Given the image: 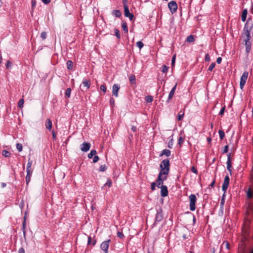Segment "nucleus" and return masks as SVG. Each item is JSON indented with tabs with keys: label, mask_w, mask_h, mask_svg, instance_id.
I'll return each mask as SVG.
<instances>
[{
	"label": "nucleus",
	"mask_w": 253,
	"mask_h": 253,
	"mask_svg": "<svg viewBox=\"0 0 253 253\" xmlns=\"http://www.w3.org/2000/svg\"><path fill=\"white\" fill-rule=\"evenodd\" d=\"M160 168H161V170L159 173L166 175H168L170 170V163L169 160L167 159L163 160L160 165Z\"/></svg>",
	"instance_id": "f257e3e1"
},
{
	"label": "nucleus",
	"mask_w": 253,
	"mask_h": 253,
	"mask_svg": "<svg viewBox=\"0 0 253 253\" xmlns=\"http://www.w3.org/2000/svg\"><path fill=\"white\" fill-rule=\"evenodd\" d=\"M33 163V161L30 159L29 158L28 160V163L27 165V168H26V172H27V175L26 176V184L28 185V183L30 182L31 180V177L33 173V169H32V165Z\"/></svg>",
	"instance_id": "f03ea898"
},
{
	"label": "nucleus",
	"mask_w": 253,
	"mask_h": 253,
	"mask_svg": "<svg viewBox=\"0 0 253 253\" xmlns=\"http://www.w3.org/2000/svg\"><path fill=\"white\" fill-rule=\"evenodd\" d=\"M253 27V24L252 23H250L249 20H248L244 28V34L246 37V39L245 40L250 41L251 39L250 31Z\"/></svg>",
	"instance_id": "7ed1b4c3"
},
{
	"label": "nucleus",
	"mask_w": 253,
	"mask_h": 253,
	"mask_svg": "<svg viewBox=\"0 0 253 253\" xmlns=\"http://www.w3.org/2000/svg\"><path fill=\"white\" fill-rule=\"evenodd\" d=\"M189 198L190 200V210L191 211H194L196 209L195 203L197 200L196 197L194 194H191L189 196Z\"/></svg>",
	"instance_id": "20e7f679"
},
{
	"label": "nucleus",
	"mask_w": 253,
	"mask_h": 253,
	"mask_svg": "<svg viewBox=\"0 0 253 253\" xmlns=\"http://www.w3.org/2000/svg\"><path fill=\"white\" fill-rule=\"evenodd\" d=\"M111 242V240L108 239L103 241L100 245L101 250L104 252V253H108V248L109 244Z\"/></svg>",
	"instance_id": "39448f33"
},
{
	"label": "nucleus",
	"mask_w": 253,
	"mask_h": 253,
	"mask_svg": "<svg viewBox=\"0 0 253 253\" xmlns=\"http://www.w3.org/2000/svg\"><path fill=\"white\" fill-rule=\"evenodd\" d=\"M162 174L159 173L157 180H156V183H157V186L158 188L161 187L162 185H163V182L164 181L166 180L167 179V176H163Z\"/></svg>",
	"instance_id": "423d86ee"
},
{
	"label": "nucleus",
	"mask_w": 253,
	"mask_h": 253,
	"mask_svg": "<svg viewBox=\"0 0 253 253\" xmlns=\"http://www.w3.org/2000/svg\"><path fill=\"white\" fill-rule=\"evenodd\" d=\"M168 7L172 14L175 12L177 9V4L174 0H171L169 2Z\"/></svg>",
	"instance_id": "0eeeda50"
},
{
	"label": "nucleus",
	"mask_w": 253,
	"mask_h": 253,
	"mask_svg": "<svg viewBox=\"0 0 253 253\" xmlns=\"http://www.w3.org/2000/svg\"><path fill=\"white\" fill-rule=\"evenodd\" d=\"M163 219V210L161 208H160L157 211V213L155 217V221L154 225H155L156 222H160Z\"/></svg>",
	"instance_id": "6e6552de"
},
{
	"label": "nucleus",
	"mask_w": 253,
	"mask_h": 253,
	"mask_svg": "<svg viewBox=\"0 0 253 253\" xmlns=\"http://www.w3.org/2000/svg\"><path fill=\"white\" fill-rule=\"evenodd\" d=\"M248 76V72H245L243 73V75H242L241 79H240V86L241 89H242L246 83V81L247 80Z\"/></svg>",
	"instance_id": "1a4fd4ad"
},
{
	"label": "nucleus",
	"mask_w": 253,
	"mask_h": 253,
	"mask_svg": "<svg viewBox=\"0 0 253 253\" xmlns=\"http://www.w3.org/2000/svg\"><path fill=\"white\" fill-rule=\"evenodd\" d=\"M230 178L228 175H226L224 177V182L222 186V190L224 192H226L229 184Z\"/></svg>",
	"instance_id": "9d476101"
},
{
	"label": "nucleus",
	"mask_w": 253,
	"mask_h": 253,
	"mask_svg": "<svg viewBox=\"0 0 253 253\" xmlns=\"http://www.w3.org/2000/svg\"><path fill=\"white\" fill-rule=\"evenodd\" d=\"M120 88V85L118 84H114L112 86V94L116 97L118 96V91Z\"/></svg>",
	"instance_id": "9b49d317"
},
{
	"label": "nucleus",
	"mask_w": 253,
	"mask_h": 253,
	"mask_svg": "<svg viewBox=\"0 0 253 253\" xmlns=\"http://www.w3.org/2000/svg\"><path fill=\"white\" fill-rule=\"evenodd\" d=\"M160 188H161V196L163 197L167 196L168 195L167 186L166 185H162Z\"/></svg>",
	"instance_id": "f8f14e48"
},
{
	"label": "nucleus",
	"mask_w": 253,
	"mask_h": 253,
	"mask_svg": "<svg viewBox=\"0 0 253 253\" xmlns=\"http://www.w3.org/2000/svg\"><path fill=\"white\" fill-rule=\"evenodd\" d=\"M227 170L229 171L230 174L232 173V165H231V153H229L227 155Z\"/></svg>",
	"instance_id": "ddd939ff"
},
{
	"label": "nucleus",
	"mask_w": 253,
	"mask_h": 253,
	"mask_svg": "<svg viewBox=\"0 0 253 253\" xmlns=\"http://www.w3.org/2000/svg\"><path fill=\"white\" fill-rule=\"evenodd\" d=\"M90 144L88 142H84L81 145V150L83 152L88 151L90 148Z\"/></svg>",
	"instance_id": "4468645a"
},
{
	"label": "nucleus",
	"mask_w": 253,
	"mask_h": 253,
	"mask_svg": "<svg viewBox=\"0 0 253 253\" xmlns=\"http://www.w3.org/2000/svg\"><path fill=\"white\" fill-rule=\"evenodd\" d=\"M90 81L85 79L83 80L82 85H81L80 87H82V86H83L85 88L86 90H87L90 87Z\"/></svg>",
	"instance_id": "2eb2a0df"
},
{
	"label": "nucleus",
	"mask_w": 253,
	"mask_h": 253,
	"mask_svg": "<svg viewBox=\"0 0 253 253\" xmlns=\"http://www.w3.org/2000/svg\"><path fill=\"white\" fill-rule=\"evenodd\" d=\"M171 152L169 149H164L163 150L161 154L159 155L160 157H162L163 155L166 156V157H169L170 156Z\"/></svg>",
	"instance_id": "dca6fc26"
},
{
	"label": "nucleus",
	"mask_w": 253,
	"mask_h": 253,
	"mask_svg": "<svg viewBox=\"0 0 253 253\" xmlns=\"http://www.w3.org/2000/svg\"><path fill=\"white\" fill-rule=\"evenodd\" d=\"M26 217L25 215L24 217L23 223H22V230L23 233V236L24 237H25L26 236Z\"/></svg>",
	"instance_id": "f3484780"
},
{
	"label": "nucleus",
	"mask_w": 253,
	"mask_h": 253,
	"mask_svg": "<svg viewBox=\"0 0 253 253\" xmlns=\"http://www.w3.org/2000/svg\"><path fill=\"white\" fill-rule=\"evenodd\" d=\"M52 124L51 120L49 119H47L46 120L45 122V127L46 128L48 129L49 130H50L52 128Z\"/></svg>",
	"instance_id": "a211bd4d"
},
{
	"label": "nucleus",
	"mask_w": 253,
	"mask_h": 253,
	"mask_svg": "<svg viewBox=\"0 0 253 253\" xmlns=\"http://www.w3.org/2000/svg\"><path fill=\"white\" fill-rule=\"evenodd\" d=\"M246 45V51L249 53L251 48V43L250 41L245 40Z\"/></svg>",
	"instance_id": "6ab92c4d"
},
{
	"label": "nucleus",
	"mask_w": 253,
	"mask_h": 253,
	"mask_svg": "<svg viewBox=\"0 0 253 253\" xmlns=\"http://www.w3.org/2000/svg\"><path fill=\"white\" fill-rule=\"evenodd\" d=\"M247 13H248V11H247V9H245L243 10L242 15H241V19L243 22H245L246 20Z\"/></svg>",
	"instance_id": "aec40b11"
},
{
	"label": "nucleus",
	"mask_w": 253,
	"mask_h": 253,
	"mask_svg": "<svg viewBox=\"0 0 253 253\" xmlns=\"http://www.w3.org/2000/svg\"><path fill=\"white\" fill-rule=\"evenodd\" d=\"M184 116V111L183 110H180L177 115V120L178 121H181L183 120Z\"/></svg>",
	"instance_id": "412c9836"
},
{
	"label": "nucleus",
	"mask_w": 253,
	"mask_h": 253,
	"mask_svg": "<svg viewBox=\"0 0 253 253\" xmlns=\"http://www.w3.org/2000/svg\"><path fill=\"white\" fill-rule=\"evenodd\" d=\"M112 14L115 15L116 17H120L122 15V13L119 10H114L112 11Z\"/></svg>",
	"instance_id": "4be33fe9"
},
{
	"label": "nucleus",
	"mask_w": 253,
	"mask_h": 253,
	"mask_svg": "<svg viewBox=\"0 0 253 253\" xmlns=\"http://www.w3.org/2000/svg\"><path fill=\"white\" fill-rule=\"evenodd\" d=\"M67 69L69 70H72L73 68V63L71 60L67 61Z\"/></svg>",
	"instance_id": "5701e85b"
},
{
	"label": "nucleus",
	"mask_w": 253,
	"mask_h": 253,
	"mask_svg": "<svg viewBox=\"0 0 253 253\" xmlns=\"http://www.w3.org/2000/svg\"><path fill=\"white\" fill-rule=\"evenodd\" d=\"M122 27L125 33H128V28H127V24L126 22H122Z\"/></svg>",
	"instance_id": "b1692460"
},
{
	"label": "nucleus",
	"mask_w": 253,
	"mask_h": 253,
	"mask_svg": "<svg viewBox=\"0 0 253 253\" xmlns=\"http://www.w3.org/2000/svg\"><path fill=\"white\" fill-rule=\"evenodd\" d=\"M2 155L4 157L7 158V157H10L11 153L9 151H7V150H3L2 151Z\"/></svg>",
	"instance_id": "393cba45"
},
{
	"label": "nucleus",
	"mask_w": 253,
	"mask_h": 253,
	"mask_svg": "<svg viewBox=\"0 0 253 253\" xmlns=\"http://www.w3.org/2000/svg\"><path fill=\"white\" fill-rule=\"evenodd\" d=\"M174 92L173 91L170 90V91L169 93L168 98L167 100V103H169L171 99H172V98L173 97V96L174 95Z\"/></svg>",
	"instance_id": "a878e982"
},
{
	"label": "nucleus",
	"mask_w": 253,
	"mask_h": 253,
	"mask_svg": "<svg viewBox=\"0 0 253 253\" xmlns=\"http://www.w3.org/2000/svg\"><path fill=\"white\" fill-rule=\"evenodd\" d=\"M129 80L132 84H135V83H136L135 76L134 75H131L129 77Z\"/></svg>",
	"instance_id": "bb28decb"
},
{
	"label": "nucleus",
	"mask_w": 253,
	"mask_h": 253,
	"mask_svg": "<svg viewBox=\"0 0 253 253\" xmlns=\"http://www.w3.org/2000/svg\"><path fill=\"white\" fill-rule=\"evenodd\" d=\"M96 154V151L94 149L91 150L90 153L88 154V158L89 159H91L93 157V156H95Z\"/></svg>",
	"instance_id": "cd10ccee"
},
{
	"label": "nucleus",
	"mask_w": 253,
	"mask_h": 253,
	"mask_svg": "<svg viewBox=\"0 0 253 253\" xmlns=\"http://www.w3.org/2000/svg\"><path fill=\"white\" fill-rule=\"evenodd\" d=\"M71 88H68L66 90V91L65 92V97H67V98H70V95H71Z\"/></svg>",
	"instance_id": "c85d7f7f"
},
{
	"label": "nucleus",
	"mask_w": 253,
	"mask_h": 253,
	"mask_svg": "<svg viewBox=\"0 0 253 253\" xmlns=\"http://www.w3.org/2000/svg\"><path fill=\"white\" fill-rule=\"evenodd\" d=\"M131 13L129 12L128 6H125V7H124V14L125 16L126 17V16H128Z\"/></svg>",
	"instance_id": "c756f323"
},
{
	"label": "nucleus",
	"mask_w": 253,
	"mask_h": 253,
	"mask_svg": "<svg viewBox=\"0 0 253 253\" xmlns=\"http://www.w3.org/2000/svg\"><path fill=\"white\" fill-rule=\"evenodd\" d=\"M194 38L192 35L188 36L186 38V42H194Z\"/></svg>",
	"instance_id": "7c9ffc66"
},
{
	"label": "nucleus",
	"mask_w": 253,
	"mask_h": 253,
	"mask_svg": "<svg viewBox=\"0 0 253 253\" xmlns=\"http://www.w3.org/2000/svg\"><path fill=\"white\" fill-rule=\"evenodd\" d=\"M218 133H219L220 139L221 140L223 139L225 136V133H224V131L222 129H219L218 131Z\"/></svg>",
	"instance_id": "2f4dec72"
},
{
	"label": "nucleus",
	"mask_w": 253,
	"mask_h": 253,
	"mask_svg": "<svg viewBox=\"0 0 253 253\" xmlns=\"http://www.w3.org/2000/svg\"><path fill=\"white\" fill-rule=\"evenodd\" d=\"M247 197L249 199H251L253 197V192L251 189V188H249L247 192Z\"/></svg>",
	"instance_id": "473e14b6"
},
{
	"label": "nucleus",
	"mask_w": 253,
	"mask_h": 253,
	"mask_svg": "<svg viewBox=\"0 0 253 253\" xmlns=\"http://www.w3.org/2000/svg\"><path fill=\"white\" fill-rule=\"evenodd\" d=\"M24 103V99L23 98L20 99L18 102V106L20 108H22L23 107Z\"/></svg>",
	"instance_id": "72a5a7b5"
},
{
	"label": "nucleus",
	"mask_w": 253,
	"mask_h": 253,
	"mask_svg": "<svg viewBox=\"0 0 253 253\" xmlns=\"http://www.w3.org/2000/svg\"><path fill=\"white\" fill-rule=\"evenodd\" d=\"M114 31L115 33V36H116L118 39L120 40L121 39V35L119 30L117 28H115Z\"/></svg>",
	"instance_id": "f704fd0d"
},
{
	"label": "nucleus",
	"mask_w": 253,
	"mask_h": 253,
	"mask_svg": "<svg viewBox=\"0 0 253 253\" xmlns=\"http://www.w3.org/2000/svg\"><path fill=\"white\" fill-rule=\"evenodd\" d=\"M153 98L152 96L148 95L145 97V100L147 102L150 103L152 102Z\"/></svg>",
	"instance_id": "c9c22d12"
},
{
	"label": "nucleus",
	"mask_w": 253,
	"mask_h": 253,
	"mask_svg": "<svg viewBox=\"0 0 253 253\" xmlns=\"http://www.w3.org/2000/svg\"><path fill=\"white\" fill-rule=\"evenodd\" d=\"M16 148L18 152H21L23 150V146L20 143H17L16 144Z\"/></svg>",
	"instance_id": "e433bc0d"
},
{
	"label": "nucleus",
	"mask_w": 253,
	"mask_h": 253,
	"mask_svg": "<svg viewBox=\"0 0 253 253\" xmlns=\"http://www.w3.org/2000/svg\"><path fill=\"white\" fill-rule=\"evenodd\" d=\"M136 45L139 49H141L143 47L144 44L141 41H138L136 42Z\"/></svg>",
	"instance_id": "4c0bfd02"
},
{
	"label": "nucleus",
	"mask_w": 253,
	"mask_h": 253,
	"mask_svg": "<svg viewBox=\"0 0 253 253\" xmlns=\"http://www.w3.org/2000/svg\"><path fill=\"white\" fill-rule=\"evenodd\" d=\"M107 169V167L105 165H101L99 168V171H105Z\"/></svg>",
	"instance_id": "58836bf2"
},
{
	"label": "nucleus",
	"mask_w": 253,
	"mask_h": 253,
	"mask_svg": "<svg viewBox=\"0 0 253 253\" xmlns=\"http://www.w3.org/2000/svg\"><path fill=\"white\" fill-rule=\"evenodd\" d=\"M173 138H171L169 141L168 142V147L169 148H172V146H173Z\"/></svg>",
	"instance_id": "ea45409f"
},
{
	"label": "nucleus",
	"mask_w": 253,
	"mask_h": 253,
	"mask_svg": "<svg viewBox=\"0 0 253 253\" xmlns=\"http://www.w3.org/2000/svg\"><path fill=\"white\" fill-rule=\"evenodd\" d=\"M168 69L169 67H167L166 65H164L162 66V72L164 73H166L168 71Z\"/></svg>",
	"instance_id": "a19ab883"
},
{
	"label": "nucleus",
	"mask_w": 253,
	"mask_h": 253,
	"mask_svg": "<svg viewBox=\"0 0 253 253\" xmlns=\"http://www.w3.org/2000/svg\"><path fill=\"white\" fill-rule=\"evenodd\" d=\"M5 66L7 69L10 68L12 66V63L9 60L7 61Z\"/></svg>",
	"instance_id": "79ce46f5"
},
{
	"label": "nucleus",
	"mask_w": 253,
	"mask_h": 253,
	"mask_svg": "<svg viewBox=\"0 0 253 253\" xmlns=\"http://www.w3.org/2000/svg\"><path fill=\"white\" fill-rule=\"evenodd\" d=\"M215 63H212L211 65L209 66V68H208V70L209 71H212L213 69L215 67Z\"/></svg>",
	"instance_id": "37998d69"
},
{
	"label": "nucleus",
	"mask_w": 253,
	"mask_h": 253,
	"mask_svg": "<svg viewBox=\"0 0 253 253\" xmlns=\"http://www.w3.org/2000/svg\"><path fill=\"white\" fill-rule=\"evenodd\" d=\"M112 184V181L110 179H108L106 183L104 184V186L107 185L109 187H110Z\"/></svg>",
	"instance_id": "c03bdc74"
},
{
	"label": "nucleus",
	"mask_w": 253,
	"mask_h": 253,
	"mask_svg": "<svg viewBox=\"0 0 253 253\" xmlns=\"http://www.w3.org/2000/svg\"><path fill=\"white\" fill-rule=\"evenodd\" d=\"M183 141L184 138L182 136H180L178 139V144L180 146H181Z\"/></svg>",
	"instance_id": "a18cd8bd"
},
{
	"label": "nucleus",
	"mask_w": 253,
	"mask_h": 253,
	"mask_svg": "<svg viewBox=\"0 0 253 253\" xmlns=\"http://www.w3.org/2000/svg\"><path fill=\"white\" fill-rule=\"evenodd\" d=\"M47 34L45 32H42L41 34V37L42 40H45L46 38Z\"/></svg>",
	"instance_id": "49530a36"
},
{
	"label": "nucleus",
	"mask_w": 253,
	"mask_h": 253,
	"mask_svg": "<svg viewBox=\"0 0 253 253\" xmlns=\"http://www.w3.org/2000/svg\"><path fill=\"white\" fill-rule=\"evenodd\" d=\"M228 149H229L228 146V145H225L223 149L222 150V153L224 154V153H227L228 151Z\"/></svg>",
	"instance_id": "de8ad7c7"
},
{
	"label": "nucleus",
	"mask_w": 253,
	"mask_h": 253,
	"mask_svg": "<svg viewBox=\"0 0 253 253\" xmlns=\"http://www.w3.org/2000/svg\"><path fill=\"white\" fill-rule=\"evenodd\" d=\"M117 236L120 239H122L124 237V235L122 232L118 231L117 232Z\"/></svg>",
	"instance_id": "09e8293b"
},
{
	"label": "nucleus",
	"mask_w": 253,
	"mask_h": 253,
	"mask_svg": "<svg viewBox=\"0 0 253 253\" xmlns=\"http://www.w3.org/2000/svg\"><path fill=\"white\" fill-rule=\"evenodd\" d=\"M191 170L193 173L196 174H198V170L195 167L192 166L191 167Z\"/></svg>",
	"instance_id": "8fccbe9b"
},
{
	"label": "nucleus",
	"mask_w": 253,
	"mask_h": 253,
	"mask_svg": "<svg viewBox=\"0 0 253 253\" xmlns=\"http://www.w3.org/2000/svg\"><path fill=\"white\" fill-rule=\"evenodd\" d=\"M100 88L104 92H106V87L105 85H104V84L101 85L100 86Z\"/></svg>",
	"instance_id": "3c124183"
},
{
	"label": "nucleus",
	"mask_w": 253,
	"mask_h": 253,
	"mask_svg": "<svg viewBox=\"0 0 253 253\" xmlns=\"http://www.w3.org/2000/svg\"><path fill=\"white\" fill-rule=\"evenodd\" d=\"M99 159V158L98 156L95 155L93 158V163H96Z\"/></svg>",
	"instance_id": "603ef678"
},
{
	"label": "nucleus",
	"mask_w": 253,
	"mask_h": 253,
	"mask_svg": "<svg viewBox=\"0 0 253 253\" xmlns=\"http://www.w3.org/2000/svg\"><path fill=\"white\" fill-rule=\"evenodd\" d=\"M32 9L33 10L36 5V1L35 0H32L31 2Z\"/></svg>",
	"instance_id": "864d4df0"
},
{
	"label": "nucleus",
	"mask_w": 253,
	"mask_h": 253,
	"mask_svg": "<svg viewBox=\"0 0 253 253\" xmlns=\"http://www.w3.org/2000/svg\"><path fill=\"white\" fill-rule=\"evenodd\" d=\"M155 188H156V183L153 182L151 184V189L152 190L154 191L155 190Z\"/></svg>",
	"instance_id": "5fc2aeb1"
},
{
	"label": "nucleus",
	"mask_w": 253,
	"mask_h": 253,
	"mask_svg": "<svg viewBox=\"0 0 253 253\" xmlns=\"http://www.w3.org/2000/svg\"><path fill=\"white\" fill-rule=\"evenodd\" d=\"M175 57H176V55H174L173 56V57H172V59H171V65L172 66H174V65L175 61Z\"/></svg>",
	"instance_id": "6e6d98bb"
},
{
	"label": "nucleus",
	"mask_w": 253,
	"mask_h": 253,
	"mask_svg": "<svg viewBox=\"0 0 253 253\" xmlns=\"http://www.w3.org/2000/svg\"><path fill=\"white\" fill-rule=\"evenodd\" d=\"M205 60L206 61H210L211 60L210 56L209 54H206L205 58Z\"/></svg>",
	"instance_id": "4d7b16f0"
},
{
	"label": "nucleus",
	"mask_w": 253,
	"mask_h": 253,
	"mask_svg": "<svg viewBox=\"0 0 253 253\" xmlns=\"http://www.w3.org/2000/svg\"><path fill=\"white\" fill-rule=\"evenodd\" d=\"M225 107L224 106L223 107H222L221 108V109L220 110L219 113V115H223L224 113V111H225Z\"/></svg>",
	"instance_id": "13d9d810"
},
{
	"label": "nucleus",
	"mask_w": 253,
	"mask_h": 253,
	"mask_svg": "<svg viewBox=\"0 0 253 253\" xmlns=\"http://www.w3.org/2000/svg\"><path fill=\"white\" fill-rule=\"evenodd\" d=\"M126 17H128L130 20H132L134 18V15L132 13H130L128 16H126Z\"/></svg>",
	"instance_id": "bf43d9fd"
},
{
	"label": "nucleus",
	"mask_w": 253,
	"mask_h": 253,
	"mask_svg": "<svg viewBox=\"0 0 253 253\" xmlns=\"http://www.w3.org/2000/svg\"><path fill=\"white\" fill-rule=\"evenodd\" d=\"M110 101V103L111 104V105L112 106H113L114 105V104H115V100H114L113 98H112V97L110 99V101Z\"/></svg>",
	"instance_id": "052dcab7"
},
{
	"label": "nucleus",
	"mask_w": 253,
	"mask_h": 253,
	"mask_svg": "<svg viewBox=\"0 0 253 253\" xmlns=\"http://www.w3.org/2000/svg\"><path fill=\"white\" fill-rule=\"evenodd\" d=\"M52 135L53 139H56V133L54 131H52Z\"/></svg>",
	"instance_id": "680f3d73"
},
{
	"label": "nucleus",
	"mask_w": 253,
	"mask_h": 253,
	"mask_svg": "<svg viewBox=\"0 0 253 253\" xmlns=\"http://www.w3.org/2000/svg\"><path fill=\"white\" fill-rule=\"evenodd\" d=\"M222 61V58L220 57H219L216 59V62L217 64H220Z\"/></svg>",
	"instance_id": "e2e57ef3"
},
{
	"label": "nucleus",
	"mask_w": 253,
	"mask_h": 253,
	"mask_svg": "<svg viewBox=\"0 0 253 253\" xmlns=\"http://www.w3.org/2000/svg\"><path fill=\"white\" fill-rule=\"evenodd\" d=\"M92 239L90 236L88 237L87 245H90L91 243Z\"/></svg>",
	"instance_id": "0e129e2a"
},
{
	"label": "nucleus",
	"mask_w": 253,
	"mask_h": 253,
	"mask_svg": "<svg viewBox=\"0 0 253 253\" xmlns=\"http://www.w3.org/2000/svg\"><path fill=\"white\" fill-rule=\"evenodd\" d=\"M18 253H25V250L24 249H23V248H20L19 249V251H18Z\"/></svg>",
	"instance_id": "69168bd1"
},
{
	"label": "nucleus",
	"mask_w": 253,
	"mask_h": 253,
	"mask_svg": "<svg viewBox=\"0 0 253 253\" xmlns=\"http://www.w3.org/2000/svg\"><path fill=\"white\" fill-rule=\"evenodd\" d=\"M44 4H48L50 3L51 0H41Z\"/></svg>",
	"instance_id": "338daca9"
},
{
	"label": "nucleus",
	"mask_w": 253,
	"mask_h": 253,
	"mask_svg": "<svg viewBox=\"0 0 253 253\" xmlns=\"http://www.w3.org/2000/svg\"><path fill=\"white\" fill-rule=\"evenodd\" d=\"M223 244H225V245H226V247L227 249H229V243L227 241H225V242H224Z\"/></svg>",
	"instance_id": "774afa93"
}]
</instances>
